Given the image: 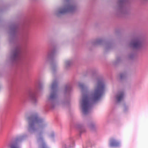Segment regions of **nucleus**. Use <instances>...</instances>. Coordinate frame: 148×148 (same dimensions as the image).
I'll list each match as a JSON object with an SVG mask.
<instances>
[{
	"label": "nucleus",
	"mask_w": 148,
	"mask_h": 148,
	"mask_svg": "<svg viewBox=\"0 0 148 148\" xmlns=\"http://www.w3.org/2000/svg\"><path fill=\"white\" fill-rule=\"evenodd\" d=\"M79 86L82 90L81 104L83 113L86 114L88 112L91 104L99 99L101 97L104 89V85L102 81H99L94 91L88 94L84 92L85 88L83 84H80Z\"/></svg>",
	"instance_id": "f257e3e1"
},
{
	"label": "nucleus",
	"mask_w": 148,
	"mask_h": 148,
	"mask_svg": "<svg viewBox=\"0 0 148 148\" xmlns=\"http://www.w3.org/2000/svg\"><path fill=\"white\" fill-rule=\"evenodd\" d=\"M25 117L28 123L29 128L31 129L34 130L37 124V113L36 112H32L30 116H29L26 114Z\"/></svg>",
	"instance_id": "f03ea898"
},
{
	"label": "nucleus",
	"mask_w": 148,
	"mask_h": 148,
	"mask_svg": "<svg viewBox=\"0 0 148 148\" xmlns=\"http://www.w3.org/2000/svg\"><path fill=\"white\" fill-rule=\"evenodd\" d=\"M142 45V42L139 38L135 39L131 44V45L134 48H139Z\"/></svg>",
	"instance_id": "7ed1b4c3"
},
{
	"label": "nucleus",
	"mask_w": 148,
	"mask_h": 148,
	"mask_svg": "<svg viewBox=\"0 0 148 148\" xmlns=\"http://www.w3.org/2000/svg\"><path fill=\"white\" fill-rule=\"evenodd\" d=\"M29 97L32 103L35 104L37 101V93L36 91L32 92L30 95Z\"/></svg>",
	"instance_id": "20e7f679"
},
{
	"label": "nucleus",
	"mask_w": 148,
	"mask_h": 148,
	"mask_svg": "<svg viewBox=\"0 0 148 148\" xmlns=\"http://www.w3.org/2000/svg\"><path fill=\"white\" fill-rule=\"evenodd\" d=\"M19 141V139L16 138L11 141L10 143V148H19L18 145Z\"/></svg>",
	"instance_id": "39448f33"
},
{
	"label": "nucleus",
	"mask_w": 148,
	"mask_h": 148,
	"mask_svg": "<svg viewBox=\"0 0 148 148\" xmlns=\"http://www.w3.org/2000/svg\"><path fill=\"white\" fill-rule=\"evenodd\" d=\"M120 143L116 140L113 138H111L110 140V146L111 147H117L119 146Z\"/></svg>",
	"instance_id": "423d86ee"
},
{
	"label": "nucleus",
	"mask_w": 148,
	"mask_h": 148,
	"mask_svg": "<svg viewBox=\"0 0 148 148\" xmlns=\"http://www.w3.org/2000/svg\"><path fill=\"white\" fill-rule=\"evenodd\" d=\"M124 96L123 92H119L117 95L116 99L119 102L123 99Z\"/></svg>",
	"instance_id": "0eeeda50"
},
{
	"label": "nucleus",
	"mask_w": 148,
	"mask_h": 148,
	"mask_svg": "<svg viewBox=\"0 0 148 148\" xmlns=\"http://www.w3.org/2000/svg\"><path fill=\"white\" fill-rule=\"evenodd\" d=\"M72 9L71 7H68L66 8H64L60 10V13L62 14L64 13L69 11Z\"/></svg>",
	"instance_id": "6e6552de"
},
{
	"label": "nucleus",
	"mask_w": 148,
	"mask_h": 148,
	"mask_svg": "<svg viewBox=\"0 0 148 148\" xmlns=\"http://www.w3.org/2000/svg\"><path fill=\"white\" fill-rule=\"evenodd\" d=\"M42 120L38 117V129L39 128L40 126L42 123Z\"/></svg>",
	"instance_id": "1a4fd4ad"
},
{
	"label": "nucleus",
	"mask_w": 148,
	"mask_h": 148,
	"mask_svg": "<svg viewBox=\"0 0 148 148\" xmlns=\"http://www.w3.org/2000/svg\"><path fill=\"white\" fill-rule=\"evenodd\" d=\"M56 94L55 92H53L51 93L50 97V99H53L56 98Z\"/></svg>",
	"instance_id": "9d476101"
},
{
	"label": "nucleus",
	"mask_w": 148,
	"mask_h": 148,
	"mask_svg": "<svg viewBox=\"0 0 148 148\" xmlns=\"http://www.w3.org/2000/svg\"><path fill=\"white\" fill-rule=\"evenodd\" d=\"M57 84L56 82H54L52 85V89L53 90L54 89L57 88Z\"/></svg>",
	"instance_id": "9b49d317"
},
{
	"label": "nucleus",
	"mask_w": 148,
	"mask_h": 148,
	"mask_svg": "<svg viewBox=\"0 0 148 148\" xmlns=\"http://www.w3.org/2000/svg\"><path fill=\"white\" fill-rule=\"evenodd\" d=\"M19 53V50L18 49H16L14 52V57L16 58L17 56Z\"/></svg>",
	"instance_id": "f8f14e48"
},
{
	"label": "nucleus",
	"mask_w": 148,
	"mask_h": 148,
	"mask_svg": "<svg viewBox=\"0 0 148 148\" xmlns=\"http://www.w3.org/2000/svg\"><path fill=\"white\" fill-rule=\"evenodd\" d=\"M40 148H49L44 142H43L40 146Z\"/></svg>",
	"instance_id": "ddd939ff"
},
{
	"label": "nucleus",
	"mask_w": 148,
	"mask_h": 148,
	"mask_svg": "<svg viewBox=\"0 0 148 148\" xmlns=\"http://www.w3.org/2000/svg\"><path fill=\"white\" fill-rule=\"evenodd\" d=\"M120 77H121V78H122V75H121V76H120Z\"/></svg>",
	"instance_id": "4468645a"
}]
</instances>
